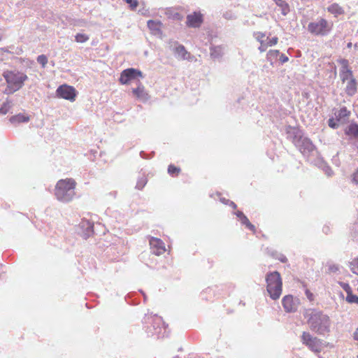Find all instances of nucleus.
<instances>
[{
	"label": "nucleus",
	"mask_w": 358,
	"mask_h": 358,
	"mask_svg": "<svg viewBox=\"0 0 358 358\" xmlns=\"http://www.w3.org/2000/svg\"><path fill=\"white\" fill-rule=\"evenodd\" d=\"M357 358H358V355H357Z\"/></svg>",
	"instance_id": "42"
},
{
	"label": "nucleus",
	"mask_w": 358,
	"mask_h": 358,
	"mask_svg": "<svg viewBox=\"0 0 358 358\" xmlns=\"http://www.w3.org/2000/svg\"><path fill=\"white\" fill-rule=\"evenodd\" d=\"M235 215L238 218L239 221L241 222L242 224L245 225V227H247L248 229L252 231V232H255L256 228L255 225H253L248 218L244 215V213L240 210H237L235 213Z\"/></svg>",
	"instance_id": "14"
},
{
	"label": "nucleus",
	"mask_w": 358,
	"mask_h": 358,
	"mask_svg": "<svg viewBox=\"0 0 358 358\" xmlns=\"http://www.w3.org/2000/svg\"><path fill=\"white\" fill-rule=\"evenodd\" d=\"M143 73L136 69L129 68L122 71L120 77V83L122 85L129 84L131 80L143 78Z\"/></svg>",
	"instance_id": "6"
},
{
	"label": "nucleus",
	"mask_w": 358,
	"mask_h": 358,
	"mask_svg": "<svg viewBox=\"0 0 358 358\" xmlns=\"http://www.w3.org/2000/svg\"><path fill=\"white\" fill-rule=\"evenodd\" d=\"M30 120V117L23 113H19L10 117V122L13 124H17L22 122H27Z\"/></svg>",
	"instance_id": "16"
},
{
	"label": "nucleus",
	"mask_w": 358,
	"mask_h": 358,
	"mask_svg": "<svg viewBox=\"0 0 358 358\" xmlns=\"http://www.w3.org/2000/svg\"><path fill=\"white\" fill-rule=\"evenodd\" d=\"M282 303L286 312H295L298 308L299 300L294 299L292 295H287L282 298Z\"/></svg>",
	"instance_id": "9"
},
{
	"label": "nucleus",
	"mask_w": 358,
	"mask_h": 358,
	"mask_svg": "<svg viewBox=\"0 0 358 358\" xmlns=\"http://www.w3.org/2000/svg\"><path fill=\"white\" fill-rule=\"evenodd\" d=\"M327 10L336 17L343 15L344 13V9L340 6L338 3H333L327 8Z\"/></svg>",
	"instance_id": "19"
},
{
	"label": "nucleus",
	"mask_w": 358,
	"mask_h": 358,
	"mask_svg": "<svg viewBox=\"0 0 358 358\" xmlns=\"http://www.w3.org/2000/svg\"><path fill=\"white\" fill-rule=\"evenodd\" d=\"M342 287L346 292L347 294H348L349 292H352V289H351L350 285L348 283H343L342 284Z\"/></svg>",
	"instance_id": "34"
},
{
	"label": "nucleus",
	"mask_w": 358,
	"mask_h": 358,
	"mask_svg": "<svg viewBox=\"0 0 358 358\" xmlns=\"http://www.w3.org/2000/svg\"><path fill=\"white\" fill-rule=\"evenodd\" d=\"M346 301L350 303L358 304V296L353 294L352 292L347 294Z\"/></svg>",
	"instance_id": "27"
},
{
	"label": "nucleus",
	"mask_w": 358,
	"mask_h": 358,
	"mask_svg": "<svg viewBox=\"0 0 358 358\" xmlns=\"http://www.w3.org/2000/svg\"><path fill=\"white\" fill-rule=\"evenodd\" d=\"M354 338L357 341H358V328L356 329V331L354 333Z\"/></svg>",
	"instance_id": "38"
},
{
	"label": "nucleus",
	"mask_w": 358,
	"mask_h": 358,
	"mask_svg": "<svg viewBox=\"0 0 358 358\" xmlns=\"http://www.w3.org/2000/svg\"><path fill=\"white\" fill-rule=\"evenodd\" d=\"M176 52L181 55V57L183 58V59H185L186 58V55L187 54V52L186 51L185 47L182 45H178L176 48Z\"/></svg>",
	"instance_id": "29"
},
{
	"label": "nucleus",
	"mask_w": 358,
	"mask_h": 358,
	"mask_svg": "<svg viewBox=\"0 0 358 358\" xmlns=\"http://www.w3.org/2000/svg\"><path fill=\"white\" fill-rule=\"evenodd\" d=\"M56 94L59 98L73 102L76 100L78 92L73 86L64 84L58 87Z\"/></svg>",
	"instance_id": "7"
},
{
	"label": "nucleus",
	"mask_w": 358,
	"mask_h": 358,
	"mask_svg": "<svg viewBox=\"0 0 358 358\" xmlns=\"http://www.w3.org/2000/svg\"><path fill=\"white\" fill-rule=\"evenodd\" d=\"M354 181L358 184V170L353 175Z\"/></svg>",
	"instance_id": "37"
},
{
	"label": "nucleus",
	"mask_w": 358,
	"mask_h": 358,
	"mask_svg": "<svg viewBox=\"0 0 358 358\" xmlns=\"http://www.w3.org/2000/svg\"><path fill=\"white\" fill-rule=\"evenodd\" d=\"M147 24L152 34H157L161 33L162 23L160 21L150 20L148 21Z\"/></svg>",
	"instance_id": "15"
},
{
	"label": "nucleus",
	"mask_w": 358,
	"mask_h": 358,
	"mask_svg": "<svg viewBox=\"0 0 358 358\" xmlns=\"http://www.w3.org/2000/svg\"><path fill=\"white\" fill-rule=\"evenodd\" d=\"M304 143H306L307 146H308V150H311L313 147V143H311V141L310 140H308V139H306L304 140Z\"/></svg>",
	"instance_id": "36"
},
{
	"label": "nucleus",
	"mask_w": 358,
	"mask_h": 358,
	"mask_svg": "<svg viewBox=\"0 0 358 358\" xmlns=\"http://www.w3.org/2000/svg\"><path fill=\"white\" fill-rule=\"evenodd\" d=\"M340 64L342 66L340 71V76L342 82L345 83L347 81L351 80V79H355L352 71L348 68V60L345 59H341L340 61Z\"/></svg>",
	"instance_id": "10"
},
{
	"label": "nucleus",
	"mask_w": 358,
	"mask_h": 358,
	"mask_svg": "<svg viewBox=\"0 0 358 358\" xmlns=\"http://www.w3.org/2000/svg\"><path fill=\"white\" fill-rule=\"evenodd\" d=\"M278 43V37L275 36L270 39H268V38L267 37L266 41H264V45L266 47L265 51L268 49V47L273 46V45H276Z\"/></svg>",
	"instance_id": "26"
},
{
	"label": "nucleus",
	"mask_w": 358,
	"mask_h": 358,
	"mask_svg": "<svg viewBox=\"0 0 358 358\" xmlns=\"http://www.w3.org/2000/svg\"><path fill=\"white\" fill-rule=\"evenodd\" d=\"M289 60V58L284 54H282L280 55V61L281 63H285L287 62H288Z\"/></svg>",
	"instance_id": "35"
},
{
	"label": "nucleus",
	"mask_w": 358,
	"mask_h": 358,
	"mask_svg": "<svg viewBox=\"0 0 358 358\" xmlns=\"http://www.w3.org/2000/svg\"><path fill=\"white\" fill-rule=\"evenodd\" d=\"M76 182L73 178L61 179L57 181L55 187V195L62 202L71 201L76 195Z\"/></svg>",
	"instance_id": "1"
},
{
	"label": "nucleus",
	"mask_w": 358,
	"mask_h": 358,
	"mask_svg": "<svg viewBox=\"0 0 358 358\" xmlns=\"http://www.w3.org/2000/svg\"><path fill=\"white\" fill-rule=\"evenodd\" d=\"M331 271H337V270H338V268H337V267H336V266H334V267H331Z\"/></svg>",
	"instance_id": "40"
},
{
	"label": "nucleus",
	"mask_w": 358,
	"mask_h": 358,
	"mask_svg": "<svg viewBox=\"0 0 358 358\" xmlns=\"http://www.w3.org/2000/svg\"><path fill=\"white\" fill-rule=\"evenodd\" d=\"M273 1L278 6L282 11V13L285 15L289 11V8L288 4L283 0H273Z\"/></svg>",
	"instance_id": "22"
},
{
	"label": "nucleus",
	"mask_w": 358,
	"mask_h": 358,
	"mask_svg": "<svg viewBox=\"0 0 358 358\" xmlns=\"http://www.w3.org/2000/svg\"><path fill=\"white\" fill-rule=\"evenodd\" d=\"M6 83L8 84L6 93L10 94L20 90L24 82L27 79L26 74L22 72L6 71L3 73Z\"/></svg>",
	"instance_id": "3"
},
{
	"label": "nucleus",
	"mask_w": 358,
	"mask_h": 358,
	"mask_svg": "<svg viewBox=\"0 0 358 358\" xmlns=\"http://www.w3.org/2000/svg\"><path fill=\"white\" fill-rule=\"evenodd\" d=\"M203 22V16L199 13H194L187 17V25L190 27H199Z\"/></svg>",
	"instance_id": "12"
},
{
	"label": "nucleus",
	"mask_w": 358,
	"mask_h": 358,
	"mask_svg": "<svg viewBox=\"0 0 358 358\" xmlns=\"http://www.w3.org/2000/svg\"><path fill=\"white\" fill-rule=\"evenodd\" d=\"M255 37L256 40L260 43V45L259 47V50L261 52H265V45H264V41H266V35L265 34L258 31L255 34Z\"/></svg>",
	"instance_id": "21"
},
{
	"label": "nucleus",
	"mask_w": 358,
	"mask_h": 358,
	"mask_svg": "<svg viewBox=\"0 0 358 358\" xmlns=\"http://www.w3.org/2000/svg\"><path fill=\"white\" fill-rule=\"evenodd\" d=\"M333 24L328 22L324 18H320L317 22H310L308 25V30L310 33L316 36L327 35L332 29Z\"/></svg>",
	"instance_id": "5"
},
{
	"label": "nucleus",
	"mask_w": 358,
	"mask_h": 358,
	"mask_svg": "<svg viewBox=\"0 0 358 358\" xmlns=\"http://www.w3.org/2000/svg\"><path fill=\"white\" fill-rule=\"evenodd\" d=\"M279 55L280 51L278 50H270L266 54V59L272 63Z\"/></svg>",
	"instance_id": "23"
},
{
	"label": "nucleus",
	"mask_w": 358,
	"mask_h": 358,
	"mask_svg": "<svg viewBox=\"0 0 358 358\" xmlns=\"http://www.w3.org/2000/svg\"><path fill=\"white\" fill-rule=\"evenodd\" d=\"M351 45H352V43H349L348 44V48H350V47H351Z\"/></svg>",
	"instance_id": "41"
},
{
	"label": "nucleus",
	"mask_w": 358,
	"mask_h": 358,
	"mask_svg": "<svg viewBox=\"0 0 358 358\" xmlns=\"http://www.w3.org/2000/svg\"><path fill=\"white\" fill-rule=\"evenodd\" d=\"M75 40L77 43H85L89 40V36L84 34H77L75 36Z\"/></svg>",
	"instance_id": "28"
},
{
	"label": "nucleus",
	"mask_w": 358,
	"mask_h": 358,
	"mask_svg": "<svg viewBox=\"0 0 358 358\" xmlns=\"http://www.w3.org/2000/svg\"><path fill=\"white\" fill-rule=\"evenodd\" d=\"M150 245L152 252L157 255L163 254L166 250L164 243L159 238H151Z\"/></svg>",
	"instance_id": "11"
},
{
	"label": "nucleus",
	"mask_w": 358,
	"mask_h": 358,
	"mask_svg": "<svg viewBox=\"0 0 358 358\" xmlns=\"http://www.w3.org/2000/svg\"><path fill=\"white\" fill-rule=\"evenodd\" d=\"M308 323L312 330L320 334L327 331L329 325V317L321 312L313 311L308 320Z\"/></svg>",
	"instance_id": "4"
},
{
	"label": "nucleus",
	"mask_w": 358,
	"mask_h": 358,
	"mask_svg": "<svg viewBox=\"0 0 358 358\" xmlns=\"http://www.w3.org/2000/svg\"><path fill=\"white\" fill-rule=\"evenodd\" d=\"M302 342L312 351L320 352L322 350V343L317 338L313 337L309 333L303 332L301 336Z\"/></svg>",
	"instance_id": "8"
},
{
	"label": "nucleus",
	"mask_w": 358,
	"mask_h": 358,
	"mask_svg": "<svg viewBox=\"0 0 358 358\" xmlns=\"http://www.w3.org/2000/svg\"><path fill=\"white\" fill-rule=\"evenodd\" d=\"M329 126L331 128H336L338 127V124L334 121V119H329Z\"/></svg>",
	"instance_id": "33"
},
{
	"label": "nucleus",
	"mask_w": 358,
	"mask_h": 358,
	"mask_svg": "<svg viewBox=\"0 0 358 358\" xmlns=\"http://www.w3.org/2000/svg\"><path fill=\"white\" fill-rule=\"evenodd\" d=\"M132 93L138 99L146 101L149 99L148 93L146 92L145 87L141 82H139L137 87L132 89Z\"/></svg>",
	"instance_id": "13"
},
{
	"label": "nucleus",
	"mask_w": 358,
	"mask_h": 358,
	"mask_svg": "<svg viewBox=\"0 0 358 358\" xmlns=\"http://www.w3.org/2000/svg\"><path fill=\"white\" fill-rule=\"evenodd\" d=\"M345 134L358 140V124L351 123L345 130Z\"/></svg>",
	"instance_id": "17"
},
{
	"label": "nucleus",
	"mask_w": 358,
	"mask_h": 358,
	"mask_svg": "<svg viewBox=\"0 0 358 358\" xmlns=\"http://www.w3.org/2000/svg\"><path fill=\"white\" fill-rule=\"evenodd\" d=\"M266 289L273 299H278L282 294V282L278 271L268 273L266 275Z\"/></svg>",
	"instance_id": "2"
},
{
	"label": "nucleus",
	"mask_w": 358,
	"mask_h": 358,
	"mask_svg": "<svg viewBox=\"0 0 358 358\" xmlns=\"http://www.w3.org/2000/svg\"><path fill=\"white\" fill-rule=\"evenodd\" d=\"M305 294L310 301H313L314 300V295L309 289H306Z\"/></svg>",
	"instance_id": "32"
},
{
	"label": "nucleus",
	"mask_w": 358,
	"mask_h": 358,
	"mask_svg": "<svg viewBox=\"0 0 358 358\" xmlns=\"http://www.w3.org/2000/svg\"><path fill=\"white\" fill-rule=\"evenodd\" d=\"M36 60L38 63L41 64L43 68H45L48 64V57L45 55H41L38 56Z\"/></svg>",
	"instance_id": "30"
},
{
	"label": "nucleus",
	"mask_w": 358,
	"mask_h": 358,
	"mask_svg": "<svg viewBox=\"0 0 358 358\" xmlns=\"http://www.w3.org/2000/svg\"><path fill=\"white\" fill-rule=\"evenodd\" d=\"M229 205H230V206H231L234 209H236V208H237L236 204L234 202H233V201H230Z\"/></svg>",
	"instance_id": "39"
},
{
	"label": "nucleus",
	"mask_w": 358,
	"mask_h": 358,
	"mask_svg": "<svg viewBox=\"0 0 358 358\" xmlns=\"http://www.w3.org/2000/svg\"><path fill=\"white\" fill-rule=\"evenodd\" d=\"M349 267L353 273L358 275V257L349 262Z\"/></svg>",
	"instance_id": "25"
},
{
	"label": "nucleus",
	"mask_w": 358,
	"mask_h": 358,
	"mask_svg": "<svg viewBox=\"0 0 358 358\" xmlns=\"http://www.w3.org/2000/svg\"><path fill=\"white\" fill-rule=\"evenodd\" d=\"M345 87V92L349 96H353L357 92V87L355 79H351L350 81H347Z\"/></svg>",
	"instance_id": "18"
},
{
	"label": "nucleus",
	"mask_w": 358,
	"mask_h": 358,
	"mask_svg": "<svg viewBox=\"0 0 358 358\" xmlns=\"http://www.w3.org/2000/svg\"><path fill=\"white\" fill-rule=\"evenodd\" d=\"M9 109V105L8 103H4L1 108H0V114L1 115H6Z\"/></svg>",
	"instance_id": "31"
},
{
	"label": "nucleus",
	"mask_w": 358,
	"mask_h": 358,
	"mask_svg": "<svg viewBox=\"0 0 358 358\" xmlns=\"http://www.w3.org/2000/svg\"><path fill=\"white\" fill-rule=\"evenodd\" d=\"M350 114V112L345 107L341 108L336 113H335L336 119L337 121L341 122L347 119Z\"/></svg>",
	"instance_id": "20"
},
{
	"label": "nucleus",
	"mask_w": 358,
	"mask_h": 358,
	"mask_svg": "<svg viewBox=\"0 0 358 358\" xmlns=\"http://www.w3.org/2000/svg\"><path fill=\"white\" fill-rule=\"evenodd\" d=\"M168 173L173 177L178 176L180 173V169L173 164H170L168 167Z\"/></svg>",
	"instance_id": "24"
}]
</instances>
